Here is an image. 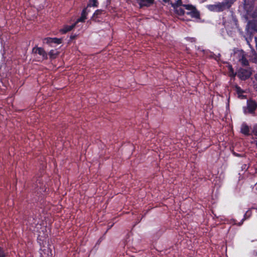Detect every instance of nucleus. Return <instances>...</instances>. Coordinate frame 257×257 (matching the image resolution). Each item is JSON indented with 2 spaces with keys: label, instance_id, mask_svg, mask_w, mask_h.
<instances>
[{
  "label": "nucleus",
  "instance_id": "6ab92c4d",
  "mask_svg": "<svg viewBox=\"0 0 257 257\" xmlns=\"http://www.w3.org/2000/svg\"><path fill=\"white\" fill-rule=\"evenodd\" d=\"M101 11L100 10L96 11L93 15V17H94L95 16L99 15L100 14H101Z\"/></svg>",
  "mask_w": 257,
  "mask_h": 257
},
{
  "label": "nucleus",
  "instance_id": "f8f14e48",
  "mask_svg": "<svg viewBox=\"0 0 257 257\" xmlns=\"http://www.w3.org/2000/svg\"><path fill=\"white\" fill-rule=\"evenodd\" d=\"M176 13L179 15H183L185 14L184 9L179 6L175 7Z\"/></svg>",
  "mask_w": 257,
  "mask_h": 257
},
{
  "label": "nucleus",
  "instance_id": "2eb2a0df",
  "mask_svg": "<svg viewBox=\"0 0 257 257\" xmlns=\"http://www.w3.org/2000/svg\"><path fill=\"white\" fill-rule=\"evenodd\" d=\"M97 2L96 0H90L88 6L89 7H96Z\"/></svg>",
  "mask_w": 257,
  "mask_h": 257
},
{
  "label": "nucleus",
  "instance_id": "aec40b11",
  "mask_svg": "<svg viewBox=\"0 0 257 257\" xmlns=\"http://www.w3.org/2000/svg\"><path fill=\"white\" fill-rule=\"evenodd\" d=\"M0 257H4V254L3 249L0 247Z\"/></svg>",
  "mask_w": 257,
  "mask_h": 257
},
{
  "label": "nucleus",
  "instance_id": "dca6fc26",
  "mask_svg": "<svg viewBox=\"0 0 257 257\" xmlns=\"http://www.w3.org/2000/svg\"><path fill=\"white\" fill-rule=\"evenodd\" d=\"M251 214V211L249 210H247L244 215V218L243 220L249 218Z\"/></svg>",
  "mask_w": 257,
  "mask_h": 257
},
{
  "label": "nucleus",
  "instance_id": "4468645a",
  "mask_svg": "<svg viewBox=\"0 0 257 257\" xmlns=\"http://www.w3.org/2000/svg\"><path fill=\"white\" fill-rule=\"evenodd\" d=\"M49 55L51 59H54L56 58V56L58 55V52L52 50L50 51Z\"/></svg>",
  "mask_w": 257,
  "mask_h": 257
},
{
  "label": "nucleus",
  "instance_id": "9b49d317",
  "mask_svg": "<svg viewBox=\"0 0 257 257\" xmlns=\"http://www.w3.org/2000/svg\"><path fill=\"white\" fill-rule=\"evenodd\" d=\"M76 25V24H74L71 26H65L64 28L60 30V32L62 34H65L67 32L70 31Z\"/></svg>",
  "mask_w": 257,
  "mask_h": 257
},
{
  "label": "nucleus",
  "instance_id": "0eeeda50",
  "mask_svg": "<svg viewBox=\"0 0 257 257\" xmlns=\"http://www.w3.org/2000/svg\"><path fill=\"white\" fill-rule=\"evenodd\" d=\"M240 132L244 135L248 136L250 135V129L249 126L246 123H243L241 124L240 127Z\"/></svg>",
  "mask_w": 257,
  "mask_h": 257
},
{
  "label": "nucleus",
  "instance_id": "6e6552de",
  "mask_svg": "<svg viewBox=\"0 0 257 257\" xmlns=\"http://www.w3.org/2000/svg\"><path fill=\"white\" fill-rule=\"evenodd\" d=\"M45 41L47 44L56 43L59 44L61 43L62 39L57 38H47L45 39Z\"/></svg>",
  "mask_w": 257,
  "mask_h": 257
},
{
  "label": "nucleus",
  "instance_id": "f3484780",
  "mask_svg": "<svg viewBox=\"0 0 257 257\" xmlns=\"http://www.w3.org/2000/svg\"><path fill=\"white\" fill-rule=\"evenodd\" d=\"M47 234H45L44 236H43L41 233H40L39 235H38V239L40 241H43L45 239H46L47 237Z\"/></svg>",
  "mask_w": 257,
  "mask_h": 257
},
{
  "label": "nucleus",
  "instance_id": "7ed1b4c3",
  "mask_svg": "<svg viewBox=\"0 0 257 257\" xmlns=\"http://www.w3.org/2000/svg\"><path fill=\"white\" fill-rule=\"evenodd\" d=\"M183 7L187 10L186 14L190 15L192 18H197L199 16V14L194 7L192 5H185Z\"/></svg>",
  "mask_w": 257,
  "mask_h": 257
},
{
  "label": "nucleus",
  "instance_id": "39448f33",
  "mask_svg": "<svg viewBox=\"0 0 257 257\" xmlns=\"http://www.w3.org/2000/svg\"><path fill=\"white\" fill-rule=\"evenodd\" d=\"M256 107L255 102L252 100H248L247 102V107L244 108V113H252L254 112Z\"/></svg>",
  "mask_w": 257,
  "mask_h": 257
},
{
  "label": "nucleus",
  "instance_id": "1a4fd4ad",
  "mask_svg": "<svg viewBox=\"0 0 257 257\" xmlns=\"http://www.w3.org/2000/svg\"><path fill=\"white\" fill-rule=\"evenodd\" d=\"M141 6H150L153 4L154 0H137Z\"/></svg>",
  "mask_w": 257,
  "mask_h": 257
},
{
  "label": "nucleus",
  "instance_id": "20e7f679",
  "mask_svg": "<svg viewBox=\"0 0 257 257\" xmlns=\"http://www.w3.org/2000/svg\"><path fill=\"white\" fill-rule=\"evenodd\" d=\"M251 71L250 68L239 69L237 73V76L242 80H245L250 77Z\"/></svg>",
  "mask_w": 257,
  "mask_h": 257
},
{
  "label": "nucleus",
  "instance_id": "9d476101",
  "mask_svg": "<svg viewBox=\"0 0 257 257\" xmlns=\"http://www.w3.org/2000/svg\"><path fill=\"white\" fill-rule=\"evenodd\" d=\"M42 251L43 253H41L42 257H53L52 250L50 248L44 249Z\"/></svg>",
  "mask_w": 257,
  "mask_h": 257
},
{
  "label": "nucleus",
  "instance_id": "4be33fe9",
  "mask_svg": "<svg viewBox=\"0 0 257 257\" xmlns=\"http://www.w3.org/2000/svg\"><path fill=\"white\" fill-rule=\"evenodd\" d=\"M253 16L254 17H257V10H256V11L253 14Z\"/></svg>",
  "mask_w": 257,
  "mask_h": 257
},
{
  "label": "nucleus",
  "instance_id": "b1692460",
  "mask_svg": "<svg viewBox=\"0 0 257 257\" xmlns=\"http://www.w3.org/2000/svg\"><path fill=\"white\" fill-rule=\"evenodd\" d=\"M255 79L257 80V74H256V75H255Z\"/></svg>",
  "mask_w": 257,
  "mask_h": 257
},
{
  "label": "nucleus",
  "instance_id": "423d86ee",
  "mask_svg": "<svg viewBox=\"0 0 257 257\" xmlns=\"http://www.w3.org/2000/svg\"><path fill=\"white\" fill-rule=\"evenodd\" d=\"M33 52L36 54H38L42 57L43 58L46 59L47 57V54L43 49L42 48L38 47L34 48L33 49Z\"/></svg>",
  "mask_w": 257,
  "mask_h": 257
},
{
  "label": "nucleus",
  "instance_id": "ddd939ff",
  "mask_svg": "<svg viewBox=\"0 0 257 257\" xmlns=\"http://www.w3.org/2000/svg\"><path fill=\"white\" fill-rule=\"evenodd\" d=\"M86 10H83L82 12V14H81V17L78 19L77 20V21H76V22L75 23L76 24V23H78V22H83L86 19Z\"/></svg>",
  "mask_w": 257,
  "mask_h": 257
},
{
  "label": "nucleus",
  "instance_id": "5701e85b",
  "mask_svg": "<svg viewBox=\"0 0 257 257\" xmlns=\"http://www.w3.org/2000/svg\"><path fill=\"white\" fill-rule=\"evenodd\" d=\"M170 0H163V1L165 3H168L169 2Z\"/></svg>",
  "mask_w": 257,
  "mask_h": 257
},
{
  "label": "nucleus",
  "instance_id": "f257e3e1",
  "mask_svg": "<svg viewBox=\"0 0 257 257\" xmlns=\"http://www.w3.org/2000/svg\"><path fill=\"white\" fill-rule=\"evenodd\" d=\"M230 7V5L228 3L222 2L215 5H209L208 8L212 11L220 12L226 8H229Z\"/></svg>",
  "mask_w": 257,
  "mask_h": 257
},
{
  "label": "nucleus",
  "instance_id": "a211bd4d",
  "mask_svg": "<svg viewBox=\"0 0 257 257\" xmlns=\"http://www.w3.org/2000/svg\"><path fill=\"white\" fill-rule=\"evenodd\" d=\"M236 91L239 94L243 92V91L241 90V89L238 87H236Z\"/></svg>",
  "mask_w": 257,
  "mask_h": 257
},
{
  "label": "nucleus",
  "instance_id": "f03ea898",
  "mask_svg": "<svg viewBox=\"0 0 257 257\" xmlns=\"http://www.w3.org/2000/svg\"><path fill=\"white\" fill-rule=\"evenodd\" d=\"M233 57L240 62L244 66H246L248 62L245 57V54L242 50H238L234 52Z\"/></svg>",
  "mask_w": 257,
  "mask_h": 257
},
{
  "label": "nucleus",
  "instance_id": "412c9836",
  "mask_svg": "<svg viewBox=\"0 0 257 257\" xmlns=\"http://www.w3.org/2000/svg\"><path fill=\"white\" fill-rule=\"evenodd\" d=\"M229 69H230V72L232 73V76H235V75H234V74H233V71H232V67H231V66H229Z\"/></svg>",
  "mask_w": 257,
  "mask_h": 257
}]
</instances>
